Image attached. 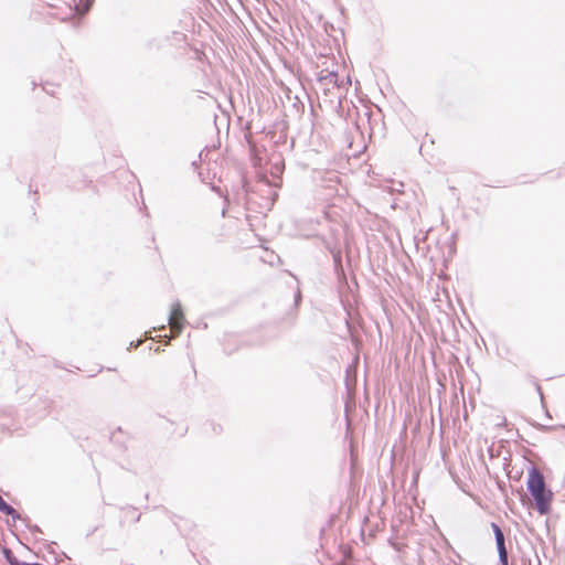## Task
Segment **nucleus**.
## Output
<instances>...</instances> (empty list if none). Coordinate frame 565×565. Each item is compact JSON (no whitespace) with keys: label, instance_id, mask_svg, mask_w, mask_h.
<instances>
[{"label":"nucleus","instance_id":"nucleus-4","mask_svg":"<svg viewBox=\"0 0 565 565\" xmlns=\"http://www.w3.org/2000/svg\"><path fill=\"white\" fill-rule=\"evenodd\" d=\"M0 512L11 516L13 520L20 519L19 513L10 504H8L0 495Z\"/></svg>","mask_w":565,"mask_h":565},{"label":"nucleus","instance_id":"nucleus-9","mask_svg":"<svg viewBox=\"0 0 565 565\" xmlns=\"http://www.w3.org/2000/svg\"><path fill=\"white\" fill-rule=\"evenodd\" d=\"M79 2H81L82 7H79V4H76V9L78 11H81L82 14H84V13H86L89 10L90 2L88 0H86V1L79 0Z\"/></svg>","mask_w":565,"mask_h":565},{"label":"nucleus","instance_id":"nucleus-5","mask_svg":"<svg viewBox=\"0 0 565 565\" xmlns=\"http://www.w3.org/2000/svg\"><path fill=\"white\" fill-rule=\"evenodd\" d=\"M491 527L494 534L495 544L505 543L504 534L501 527L494 522L491 523Z\"/></svg>","mask_w":565,"mask_h":565},{"label":"nucleus","instance_id":"nucleus-1","mask_svg":"<svg viewBox=\"0 0 565 565\" xmlns=\"http://www.w3.org/2000/svg\"><path fill=\"white\" fill-rule=\"evenodd\" d=\"M168 322H169L170 330H171L173 337H178L182 331L183 322H184L183 311L181 308V303L179 301H175L172 305V309L169 315Z\"/></svg>","mask_w":565,"mask_h":565},{"label":"nucleus","instance_id":"nucleus-11","mask_svg":"<svg viewBox=\"0 0 565 565\" xmlns=\"http://www.w3.org/2000/svg\"><path fill=\"white\" fill-rule=\"evenodd\" d=\"M509 564V561L507 559L505 563H500V565H508Z\"/></svg>","mask_w":565,"mask_h":565},{"label":"nucleus","instance_id":"nucleus-2","mask_svg":"<svg viewBox=\"0 0 565 565\" xmlns=\"http://www.w3.org/2000/svg\"><path fill=\"white\" fill-rule=\"evenodd\" d=\"M545 481L543 475L536 469L532 468L527 479V490L532 494L545 490Z\"/></svg>","mask_w":565,"mask_h":565},{"label":"nucleus","instance_id":"nucleus-8","mask_svg":"<svg viewBox=\"0 0 565 565\" xmlns=\"http://www.w3.org/2000/svg\"><path fill=\"white\" fill-rule=\"evenodd\" d=\"M2 553H3V556L6 558V561L11 565V562H14L17 559V557L14 556L13 552L8 548V547H3L2 548Z\"/></svg>","mask_w":565,"mask_h":565},{"label":"nucleus","instance_id":"nucleus-6","mask_svg":"<svg viewBox=\"0 0 565 565\" xmlns=\"http://www.w3.org/2000/svg\"><path fill=\"white\" fill-rule=\"evenodd\" d=\"M497 550L499 554V563H505L507 558H509L505 543L497 544Z\"/></svg>","mask_w":565,"mask_h":565},{"label":"nucleus","instance_id":"nucleus-3","mask_svg":"<svg viewBox=\"0 0 565 565\" xmlns=\"http://www.w3.org/2000/svg\"><path fill=\"white\" fill-rule=\"evenodd\" d=\"M536 510L541 515H545L550 512V503L552 500V492L547 489L543 490L542 492L532 494Z\"/></svg>","mask_w":565,"mask_h":565},{"label":"nucleus","instance_id":"nucleus-10","mask_svg":"<svg viewBox=\"0 0 565 565\" xmlns=\"http://www.w3.org/2000/svg\"><path fill=\"white\" fill-rule=\"evenodd\" d=\"M30 563H25V562H20L18 559H15L14 562H11V565H29Z\"/></svg>","mask_w":565,"mask_h":565},{"label":"nucleus","instance_id":"nucleus-7","mask_svg":"<svg viewBox=\"0 0 565 565\" xmlns=\"http://www.w3.org/2000/svg\"><path fill=\"white\" fill-rule=\"evenodd\" d=\"M338 75L333 72L329 73L324 77L320 78V82H327L328 84L337 85Z\"/></svg>","mask_w":565,"mask_h":565}]
</instances>
